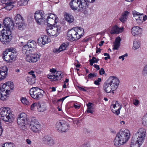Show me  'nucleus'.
Listing matches in <instances>:
<instances>
[{
	"label": "nucleus",
	"mask_w": 147,
	"mask_h": 147,
	"mask_svg": "<svg viewBox=\"0 0 147 147\" xmlns=\"http://www.w3.org/2000/svg\"><path fill=\"white\" fill-rule=\"evenodd\" d=\"M118 79L115 76L110 77L105 83L103 89L107 93L113 92L116 90L119 84Z\"/></svg>",
	"instance_id": "1"
},
{
	"label": "nucleus",
	"mask_w": 147,
	"mask_h": 147,
	"mask_svg": "<svg viewBox=\"0 0 147 147\" xmlns=\"http://www.w3.org/2000/svg\"><path fill=\"white\" fill-rule=\"evenodd\" d=\"M129 140V130H120L118 133L114 140V145L117 147L120 146L127 142Z\"/></svg>",
	"instance_id": "2"
},
{
	"label": "nucleus",
	"mask_w": 147,
	"mask_h": 147,
	"mask_svg": "<svg viewBox=\"0 0 147 147\" xmlns=\"http://www.w3.org/2000/svg\"><path fill=\"white\" fill-rule=\"evenodd\" d=\"M146 130L143 128H140L136 134L137 139L132 138L130 147H140L144 141L146 136Z\"/></svg>",
	"instance_id": "3"
},
{
	"label": "nucleus",
	"mask_w": 147,
	"mask_h": 147,
	"mask_svg": "<svg viewBox=\"0 0 147 147\" xmlns=\"http://www.w3.org/2000/svg\"><path fill=\"white\" fill-rule=\"evenodd\" d=\"M14 88L13 84L11 81L4 83L0 89V99L4 100L6 99L11 93V90Z\"/></svg>",
	"instance_id": "4"
},
{
	"label": "nucleus",
	"mask_w": 147,
	"mask_h": 147,
	"mask_svg": "<svg viewBox=\"0 0 147 147\" xmlns=\"http://www.w3.org/2000/svg\"><path fill=\"white\" fill-rule=\"evenodd\" d=\"M88 2L86 0H71L69 3L71 9L74 10L82 11L87 7Z\"/></svg>",
	"instance_id": "5"
},
{
	"label": "nucleus",
	"mask_w": 147,
	"mask_h": 147,
	"mask_svg": "<svg viewBox=\"0 0 147 147\" xmlns=\"http://www.w3.org/2000/svg\"><path fill=\"white\" fill-rule=\"evenodd\" d=\"M3 58L7 62H11L17 55L16 50L10 48L6 50L3 53Z\"/></svg>",
	"instance_id": "6"
},
{
	"label": "nucleus",
	"mask_w": 147,
	"mask_h": 147,
	"mask_svg": "<svg viewBox=\"0 0 147 147\" xmlns=\"http://www.w3.org/2000/svg\"><path fill=\"white\" fill-rule=\"evenodd\" d=\"M42 90L38 87H32L29 90V93L31 97L34 99L38 100L43 96L42 93Z\"/></svg>",
	"instance_id": "7"
},
{
	"label": "nucleus",
	"mask_w": 147,
	"mask_h": 147,
	"mask_svg": "<svg viewBox=\"0 0 147 147\" xmlns=\"http://www.w3.org/2000/svg\"><path fill=\"white\" fill-rule=\"evenodd\" d=\"M28 124L29 127L32 131L35 133L38 132L40 125L35 117H32Z\"/></svg>",
	"instance_id": "8"
},
{
	"label": "nucleus",
	"mask_w": 147,
	"mask_h": 147,
	"mask_svg": "<svg viewBox=\"0 0 147 147\" xmlns=\"http://www.w3.org/2000/svg\"><path fill=\"white\" fill-rule=\"evenodd\" d=\"M11 31L5 30V28H3L1 31V35H0V40L4 43H7L11 39Z\"/></svg>",
	"instance_id": "9"
},
{
	"label": "nucleus",
	"mask_w": 147,
	"mask_h": 147,
	"mask_svg": "<svg viewBox=\"0 0 147 147\" xmlns=\"http://www.w3.org/2000/svg\"><path fill=\"white\" fill-rule=\"evenodd\" d=\"M50 71L52 75H48V78L51 80L52 81H56L60 80L62 78V76L61 71H58L56 72V70L54 68L50 69Z\"/></svg>",
	"instance_id": "10"
},
{
	"label": "nucleus",
	"mask_w": 147,
	"mask_h": 147,
	"mask_svg": "<svg viewBox=\"0 0 147 147\" xmlns=\"http://www.w3.org/2000/svg\"><path fill=\"white\" fill-rule=\"evenodd\" d=\"M56 127L57 130L60 132H66L69 129V125L63 121L57 122Z\"/></svg>",
	"instance_id": "11"
},
{
	"label": "nucleus",
	"mask_w": 147,
	"mask_h": 147,
	"mask_svg": "<svg viewBox=\"0 0 147 147\" xmlns=\"http://www.w3.org/2000/svg\"><path fill=\"white\" fill-rule=\"evenodd\" d=\"M26 114L24 113L20 114L18 116L17 119V123L22 130L26 128L25 122L26 120Z\"/></svg>",
	"instance_id": "12"
},
{
	"label": "nucleus",
	"mask_w": 147,
	"mask_h": 147,
	"mask_svg": "<svg viewBox=\"0 0 147 147\" xmlns=\"http://www.w3.org/2000/svg\"><path fill=\"white\" fill-rule=\"evenodd\" d=\"M3 25L5 30H13L14 27V24L12 20L10 18H5L3 21Z\"/></svg>",
	"instance_id": "13"
},
{
	"label": "nucleus",
	"mask_w": 147,
	"mask_h": 147,
	"mask_svg": "<svg viewBox=\"0 0 147 147\" xmlns=\"http://www.w3.org/2000/svg\"><path fill=\"white\" fill-rule=\"evenodd\" d=\"M14 20L16 27L21 29L24 24L23 17L20 14H18L15 16Z\"/></svg>",
	"instance_id": "14"
},
{
	"label": "nucleus",
	"mask_w": 147,
	"mask_h": 147,
	"mask_svg": "<svg viewBox=\"0 0 147 147\" xmlns=\"http://www.w3.org/2000/svg\"><path fill=\"white\" fill-rule=\"evenodd\" d=\"M77 33L75 30H74V28L69 30L67 34V36L69 38V39L72 41L79 39L80 37H78Z\"/></svg>",
	"instance_id": "15"
},
{
	"label": "nucleus",
	"mask_w": 147,
	"mask_h": 147,
	"mask_svg": "<svg viewBox=\"0 0 147 147\" xmlns=\"http://www.w3.org/2000/svg\"><path fill=\"white\" fill-rule=\"evenodd\" d=\"M46 20L48 24L53 26L55 23L57 22L58 18L56 15L51 13L49 14V16L47 17Z\"/></svg>",
	"instance_id": "16"
},
{
	"label": "nucleus",
	"mask_w": 147,
	"mask_h": 147,
	"mask_svg": "<svg viewBox=\"0 0 147 147\" xmlns=\"http://www.w3.org/2000/svg\"><path fill=\"white\" fill-rule=\"evenodd\" d=\"M61 28H58L57 27L52 26L51 27H48L47 28L46 30L48 34L50 36H54L56 35L57 32H59Z\"/></svg>",
	"instance_id": "17"
},
{
	"label": "nucleus",
	"mask_w": 147,
	"mask_h": 147,
	"mask_svg": "<svg viewBox=\"0 0 147 147\" xmlns=\"http://www.w3.org/2000/svg\"><path fill=\"white\" fill-rule=\"evenodd\" d=\"M34 17L38 24L41 25L45 19L43 17V12L41 11H36L34 13Z\"/></svg>",
	"instance_id": "18"
},
{
	"label": "nucleus",
	"mask_w": 147,
	"mask_h": 147,
	"mask_svg": "<svg viewBox=\"0 0 147 147\" xmlns=\"http://www.w3.org/2000/svg\"><path fill=\"white\" fill-rule=\"evenodd\" d=\"M132 14L134 19L139 24L143 22V13H140L136 11H133Z\"/></svg>",
	"instance_id": "19"
},
{
	"label": "nucleus",
	"mask_w": 147,
	"mask_h": 147,
	"mask_svg": "<svg viewBox=\"0 0 147 147\" xmlns=\"http://www.w3.org/2000/svg\"><path fill=\"white\" fill-rule=\"evenodd\" d=\"M113 107L114 109H112V112L115 114L118 115L120 113V110L121 108V106L118 103V102H115V104L112 105L111 107Z\"/></svg>",
	"instance_id": "20"
},
{
	"label": "nucleus",
	"mask_w": 147,
	"mask_h": 147,
	"mask_svg": "<svg viewBox=\"0 0 147 147\" xmlns=\"http://www.w3.org/2000/svg\"><path fill=\"white\" fill-rule=\"evenodd\" d=\"M7 69L5 66H3L0 69V81L5 79L7 75Z\"/></svg>",
	"instance_id": "21"
},
{
	"label": "nucleus",
	"mask_w": 147,
	"mask_h": 147,
	"mask_svg": "<svg viewBox=\"0 0 147 147\" xmlns=\"http://www.w3.org/2000/svg\"><path fill=\"white\" fill-rule=\"evenodd\" d=\"M1 119L3 121L9 123L12 122L13 120V119L12 116V114L11 113H8L7 114H5L1 116Z\"/></svg>",
	"instance_id": "22"
},
{
	"label": "nucleus",
	"mask_w": 147,
	"mask_h": 147,
	"mask_svg": "<svg viewBox=\"0 0 147 147\" xmlns=\"http://www.w3.org/2000/svg\"><path fill=\"white\" fill-rule=\"evenodd\" d=\"M22 53L26 55L30 54L32 53L33 51H34L32 49L30 48L27 45H24L22 48Z\"/></svg>",
	"instance_id": "23"
},
{
	"label": "nucleus",
	"mask_w": 147,
	"mask_h": 147,
	"mask_svg": "<svg viewBox=\"0 0 147 147\" xmlns=\"http://www.w3.org/2000/svg\"><path fill=\"white\" fill-rule=\"evenodd\" d=\"M123 30V28H119L117 25H115L112 28L110 33L111 34H118L122 32Z\"/></svg>",
	"instance_id": "24"
},
{
	"label": "nucleus",
	"mask_w": 147,
	"mask_h": 147,
	"mask_svg": "<svg viewBox=\"0 0 147 147\" xmlns=\"http://www.w3.org/2000/svg\"><path fill=\"white\" fill-rule=\"evenodd\" d=\"M121 38L119 37H117L115 39V41L113 42V49L118 50L120 45L121 41Z\"/></svg>",
	"instance_id": "25"
},
{
	"label": "nucleus",
	"mask_w": 147,
	"mask_h": 147,
	"mask_svg": "<svg viewBox=\"0 0 147 147\" xmlns=\"http://www.w3.org/2000/svg\"><path fill=\"white\" fill-rule=\"evenodd\" d=\"M38 111L40 112H43L46 110V105L45 102H39L38 103L37 106Z\"/></svg>",
	"instance_id": "26"
},
{
	"label": "nucleus",
	"mask_w": 147,
	"mask_h": 147,
	"mask_svg": "<svg viewBox=\"0 0 147 147\" xmlns=\"http://www.w3.org/2000/svg\"><path fill=\"white\" fill-rule=\"evenodd\" d=\"M141 29L138 26H134L131 29V33L133 36L138 35L141 32Z\"/></svg>",
	"instance_id": "27"
},
{
	"label": "nucleus",
	"mask_w": 147,
	"mask_h": 147,
	"mask_svg": "<svg viewBox=\"0 0 147 147\" xmlns=\"http://www.w3.org/2000/svg\"><path fill=\"white\" fill-rule=\"evenodd\" d=\"M11 113L10 109L8 107H2L0 109L1 116Z\"/></svg>",
	"instance_id": "28"
},
{
	"label": "nucleus",
	"mask_w": 147,
	"mask_h": 147,
	"mask_svg": "<svg viewBox=\"0 0 147 147\" xmlns=\"http://www.w3.org/2000/svg\"><path fill=\"white\" fill-rule=\"evenodd\" d=\"M129 12L127 11H125L122 13L119 20L122 23H124L127 20Z\"/></svg>",
	"instance_id": "29"
},
{
	"label": "nucleus",
	"mask_w": 147,
	"mask_h": 147,
	"mask_svg": "<svg viewBox=\"0 0 147 147\" xmlns=\"http://www.w3.org/2000/svg\"><path fill=\"white\" fill-rule=\"evenodd\" d=\"M74 30H75L76 32L77 33V34L78 37L80 38L84 34V29L82 28L75 27Z\"/></svg>",
	"instance_id": "30"
},
{
	"label": "nucleus",
	"mask_w": 147,
	"mask_h": 147,
	"mask_svg": "<svg viewBox=\"0 0 147 147\" xmlns=\"http://www.w3.org/2000/svg\"><path fill=\"white\" fill-rule=\"evenodd\" d=\"M140 46V41L138 39H135L134 40L133 49L135 50L139 48Z\"/></svg>",
	"instance_id": "31"
},
{
	"label": "nucleus",
	"mask_w": 147,
	"mask_h": 147,
	"mask_svg": "<svg viewBox=\"0 0 147 147\" xmlns=\"http://www.w3.org/2000/svg\"><path fill=\"white\" fill-rule=\"evenodd\" d=\"M66 20L69 23L72 22L74 21V18L72 15L66 13L65 15Z\"/></svg>",
	"instance_id": "32"
},
{
	"label": "nucleus",
	"mask_w": 147,
	"mask_h": 147,
	"mask_svg": "<svg viewBox=\"0 0 147 147\" xmlns=\"http://www.w3.org/2000/svg\"><path fill=\"white\" fill-rule=\"evenodd\" d=\"M36 44V43L34 41L29 40L27 42L26 45L29 47L30 48H31V49L34 51Z\"/></svg>",
	"instance_id": "33"
},
{
	"label": "nucleus",
	"mask_w": 147,
	"mask_h": 147,
	"mask_svg": "<svg viewBox=\"0 0 147 147\" xmlns=\"http://www.w3.org/2000/svg\"><path fill=\"white\" fill-rule=\"evenodd\" d=\"M68 45L67 44L63 43L59 47V49H56V52L59 53L66 49L68 47Z\"/></svg>",
	"instance_id": "34"
},
{
	"label": "nucleus",
	"mask_w": 147,
	"mask_h": 147,
	"mask_svg": "<svg viewBox=\"0 0 147 147\" xmlns=\"http://www.w3.org/2000/svg\"><path fill=\"white\" fill-rule=\"evenodd\" d=\"M32 63L36 62L39 59L40 55L37 54H32Z\"/></svg>",
	"instance_id": "35"
},
{
	"label": "nucleus",
	"mask_w": 147,
	"mask_h": 147,
	"mask_svg": "<svg viewBox=\"0 0 147 147\" xmlns=\"http://www.w3.org/2000/svg\"><path fill=\"white\" fill-rule=\"evenodd\" d=\"M26 80V81L30 85L34 84L35 82V79L32 78V77H27Z\"/></svg>",
	"instance_id": "36"
},
{
	"label": "nucleus",
	"mask_w": 147,
	"mask_h": 147,
	"mask_svg": "<svg viewBox=\"0 0 147 147\" xmlns=\"http://www.w3.org/2000/svg\"><path fill=\"white\" fill-rule=\"evenodd\" d=\"M92 104L90 102L87 104L88 107L87 110V112L92 113L94 112L93 108L92 106Z\"/></svg>",
	"instance_id": "37"
},
{
	"label": "nucleus",
	"mask_w": 147,
	"mask_h": 147,
	"mask_svg": "<svg viewBox=\"0 0 147 147\" xmlns=\"http://www.w3.org/2000/svg\"><path fill=\"white\" fill-rule=\"evenodd\" d=\"M50 138V137H49L48 136H45L42 137L41 138V141L43 143L46 144Z\"/></svg>",
	"instance_id": "38"
},
{
	"label": "nucleus",
	"mask_w": 147,
	"mask_h": 147,
	"mask_svg": "<svg viewBox=\"0 0 147 147\" xmlns=\"http://www.w3.org/2000/svg\"><path fill=\"white\" fill-rule=\"evenodd\" d=\"M41 37L43 40V45H45L47 43L50 42V39H49L46 36L43 35Z\"/></svg>",
	"instance_id": "39"
},
{
	"label": "nucleus",
	"mask_w": 147,
	"mask_h": 147,
	"mask_svg": "<svg viewBox=\"0 0 147 147\" xmlns=\"http://www.w3.org/2000/svg\"><path fill=\"white\" fill-rule=\"evenodd\" d=\"M142 123L144 126H147V112L142 118Z\"/></svg>",
	"instance_id": "40"
},
{
	"label": "nucleus",
	"mask_w": 147,
	"mask_h": 147,
	"mask_svg": "<svg viewBox=\"0 0 147 147\" xmlns=\"http://www.w3.org/2000/svg\"><path fill=\"white\" fill-rule=\"evenodd\" d=\"M29 0H20L18 2V5L19 6H22L26 5L28 1Z\"/></svg>",
	"instance_id": "41"
},
{
	"label": "nucleus",
	"mask_w": 147,
	"mask_h": 147,
	"mask_svg": "<svg viewBox=\"0 0 147 147\" xmlns=\"http://www.w3.org/2000/svg\"><path fill=\"white\" fill-rule=\"evenodd\" d=\"M22 102L25 105H28L30 104V102L26 98L22 97L21 99Z\"/></svg>",
	"instance_id": "42"
},
{
	"label": "nucleus",
	"mask_w": 147,
	"mask_h": 147,
	"mask_svg": "<svg viewBox=\"0 0 147 147\" xmlns=\"http://www.w3.org/2000/svg\"><path fill=\"white\" fill-rule=\"evenodd\" d=\"M55 144L54 140L50 137L49 140L46 144V145L49 146H51Z\"/></svg>",
	"instance_id": "43"
},
{
	"label": "nucleus",
	"mask_w": 147,
	"mask_h": 147,
	"mask_svg": "<svg viewBox=\"0 0 147 147\" xmlns=\"http://www.w3.org/2000/svg\"><path fill=\"white\" fill-rule=\"evenodd\" d=\"M13 7L12 3L10 2L8 3L7 4V6L5 7V8L8 10L10 11L12 9Z\"/></svg>",
	"instance_id": "44"
},
{
	"label": "nucleus",
	"mask_w": 147,
	"mask_h": 147,
	"mask_svg": "<svg viewBox=\"0 0 147 147\" xmlns=\"http://www.w3.org/2000/svg\"><path fill=\"white\" fill-rule=\"evenodd\" d=\"M26 61L29 62H32V53L30 54H27L26 57Z\"/></svg>",
	"instance_id": "45"
},
{
	"label": "nucleus",
	"mask_w": 147,
	"mask_h": 147,
	"mask_svg": "<svg viewBox=\"0 0 147 147\" xmlns=\"http://www.w3.org/2000/svg\"><path fill=\"white\" fill-rule=\"evenodd\" d=\"M98 60L96 59V58L93 57L92 59L90 60V65H92L93 63H97L98 62Z\"/></svg>",
	"instance_id": "46"
},
{
	"label": "nucleus",
	"mask_w": 147,
	"mask_h": 147,
	"mask_svg": "<svg viewBox=\"0 0 147 147\" xmlns=\"http://www.w3.org/2000/svg\"><path fill=\"white\" fill-rule=\"evenodd\" d=\"M142 74L143 76H147V65H145Z\"/></svg>",
	"instance_id": "47"
},
{
	"label": "nucleus",
	"mask_w": 147,
	"mask_h": 147,
	"mask_svg": "<svg viewBox=\"0 0 147 147\" xmlns=\"http://www.w3.org/2000/svg\"><path fill=\"white\" fill-rule=\"evenodd\" d=\"M13 144L11 143H6L4 144L2 147H13Z\"/></svg>",
	"instance_id": "48"
},
{
	"label": "nucleus",
	"mask_w": 147,
	"mask_h": 147,
	"mask_svg": "<svg viewBox=\"0 0 147 147\" xmlns=\"http://www.w3.org/2000/svg\"><path fill=\"white\" fill-rule=\"evenodd\" d=\"M90 145L89 143L86 142L80 146L79 147H90Z\"/></svg>",
	"instance_id": "49"
},
{
	"label": "nucleus",
	"mask_w": 147,
	"mask_h": 147,
	"mask_svg": "<svg viewBox=\"0 0 147 147\" xmlns=\"http://www.w3.org/2000/svg\"><path fill=\"white\" fill-rule=\"evenodd\" d=\"M37 42L38 45L41 46L44 45H43V40H42L41 37L39 38L38 39Z\"/></svg>",
	"instance_id": "50"
},
{
	"label": "nucleus",
	"mask_w": 147,
	"mask_h": 147,
	"mask_svg": "<svg viewBox=\"0 0 147 147\" xmlns=\"http://www.w3.org/2000/svg\"><path fill=\"white\" fill-rule=\"evenodd\" d=\"M38 104L35 102L33 103L31 106V109L32 110H33L35 108L37 107Z\"/></svg>",
	"instance_id": "51"
},
{
	"label": "nucleus",
	"mask_w": 147,
	"mask_h": 147,
	"mask_svg": "<svg viewBox=\"0 0 147 147\" xmlns=\"http://www.w3.org/2000/svg\"><path fill=\"white\" fill-rule=\"evenodd\" d=\"M96 76V74H90L88 76V77L89 79H91L94 77Z\"/></svg>",
	"instance_id": "52"
},
{
	"label": "nucleus",
	"mask_w": 147,
	"mask_h": 147,
	"mask_svg": "<svg viewBox=\"0 0 147 147\" xmlns=\"http://www.w3.org/2000/svg\"><path fill=\"white\" fill-rule=\"evenodd\" d=\"M34 72L33 71H29L28 72V73L29 74L32 76V78H34L35 79L36 76L35 74H34Z\"/></svg>",
	"instance_id": "53"
},
{
	"label": "nucleus",
	"mask_w": 147,
	"mask_h": 147,
	"mask_svg": "<svg viewBox=\"0 0 147 147\" xmlns=\"http://www.w3.org/2000/svg\"><path fill=\"white\" fill-rule=\"evenodd\" d=\"M140 102L139 101L138 99H136L134 100L133 104L135 106H138Z\"/></svg>",
	"instance_id": "54"
},
{
	"label": "nucleus",
	"mask_w": 147,
	"mask_h": 147,
	"mask_svg": "<svg viewBox=\"0 0 147 147\" xmlns=\"http://www.w3.org/2000/svg\"><path fill=\"white\" fill-rule=\"evenodd\" d=\"M101 79L100 78H98L97 80H96L94 82V84L97 85L99 84V82H100Z\"/></svg>",
	"instance_id": "55"
},
{
	"label": "nucleus",
	"mask_w": 147,
	"mask_h": 147,
	"mask_svg": "<svg viewBox=\"0 0 147 147\" xmlns=\"http://www.w3.org/2000/svg\"><path fill=\"white\" fill-rule=\"evenodd\" d=\"M105 71L103 68H102L99 71V74L100 75H103L105 73Z\"/></svg>",
	"instance_id": "56"
},
{
	"label": "nucleus",
	"mask_w": 147,
	"mask_h": 147,
	"mask_svg": "<svg viewBox=\"0 0 147 147\" xmlns=\"http://www.w3.org/2000/svg\"><path fill=\"white\" fill-rule=\"evenodd\" d=\"M94 67L96 68L97 70H98L100 69L99 66L96 64H94Z\"/></svg>",
	"instance_id": "57"
},
{
	"label": "nucleus",
	"mask_w": 147,
	"mask_h": 147,
	"mask_svg": "<svg viewBox=\"0 0 147 147\" xmlns=\"http://www.w3.org/2000/svg\"><path fill=\"white\" fill-rule=\"evenodd\" d=\"M26 142L28 144H31L32 142L29 139H27L26 140Z\"/></svg>",
	"instance_id": "58"
},
{
	"label": "nucleus",
	"mask_w": 147,
	"mask_h": 147,
	"mask_svg": "<svg viewBox=\"0 0 147 147\" xmlns=\"http://www.w3.org/2000/svg\"><path fill=\"white\" fill-rule=\"evenodd\" d=\"M146 20H147V16L146 15L144 16V15L143 14V20L145 21Z\"/></svg>",
	"instance_id": "59"
},
{
	"label": "nucleus",
	"mask_w": 147,
	"mask_h": 147,
	"mask_svg": "<svg viewBox=\"0 0 147 147\" xmlns=\"http://www.w3.org/2000/svg\"><path fill=\"white\" fill-rule=\"evenodd\" d=\"M74 107L76 109H79L80 107V106L79 105H77L75 104H74Z\"/></svg>",
	"instance_id": "60"
},
{
	"label": "nucleus",
	"mask_w": 147,
	"mask_h": 147,
	"mask_svg": "<svg viewBox=\"0 0 147 147\" xmlns=\"http://www.w3.org/2000/svg\"><path fill=\"white\" fill-rule=\"evenodd\" d=\"M100 49L98 48L97 47H96V53H97L98 52L100 53Z\"/></svg>",
	"instance_id": "61"
},
{
	"label": "nucleus",
	"mask_w": 147,
	"mask_h": 147,
	"mask_svg": "<svg viewBox=\"0 0 147 147\" xmlns=\"http://www.w3.org/2000/svg\"><path fill=\"white\" fill-rule=\"evenodd\" d=\"M104 56H107L108 57V58L109 59H110V57L109 56V54L107 53H104Z\"/></svg>",
	"instance_id": "62"
},
{
	"label": "nucleus",
	"mask_w": 147,
	"mask_h": 147,
	"mask_svg": "<svg viewBox=\"0 0 147 147\" xmlns=\"http://www.w3.org/2000/svg\"><path fill=\"white\" fill-rule=\"evenodd\" d=\"M104 43V41H101L100 42V43H99L98 44V45H99V46H102V45H103V44Z\"/></svg>",
	"instance_id": "63"
},
{
	"label": "nucleus",
	"mask_w": 147,
	"mask_h": 147,
	"mask_svg": "<svg viewBox=\"0 0 147 147\" xmlns=\"http://www.w3.org/2000/svg\"><path fill=\"white\" fill-rule=\"evenodd\" d=\"M79 89L80 90H82V91H83L84 92L86 91V90L84 88H82V87H80L79 88Z\"/></svg>",
	"instance_id": "64"
}]
</instances>
